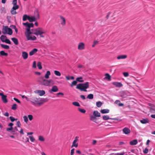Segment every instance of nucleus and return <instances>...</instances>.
<instances>
[{
  "mask_svg": "<svg viewBox=\"0 0 155 155\" xmlns=\"http://www.w3.org/2000/svg\"><path fill=\"white\" fill-rule=\"evenodd\" d=\"M38 81L40 84L45 86L50 87L54 84V81L52 79L49 80L45 79L43 77L41 78V79L38 80Z\"/></svg>",
  "mask_w": 155,
  "mask_h": 155,
  "instance_id": "nucleus-1",
  "label": "nucleus"
},
{
  "mask_svg": "<svg viewBox=\"0 0 155 155\" xmlns=\"http://www.w3.org/2000/svg\"><path fill=\"white\" fill-rule=\"evenodd\" d=\"M89 87V82H87L85 83L79 84L77 85L76 88L81 91L87 92V90L86 89L88 88Z\"/></svg>",
  "mask_w": 155,
  "mask_h": 155,
  "instance_id": "nucleus-2",
  "label": "nucleus"
},
{
  "mask_svg": "<svg viewBox=\"0 0 155 155\" xmlns=\"http://www.w3.org/2000/svg\"><path fill=\"white\" fill-rule=\"evenodd\" d=\"M2 32L3 34H8L10 35H12L13 33L12 31L11 28H8L7 26L4 25L3 26Z\"/></svg>",
  "mask_w": 155,
  "mask_h": 155,
  "instance_id": "nucleus-3",
  "label": "nucleus"
},
{
  "mask_svg": "<svg viewBox=\"0 0 155 155\" xmlns=\"http://www.w3.org/2000/svg\"><path fill=\"white\" fill-rule=\"evenodd\" d=\"M42 28H38L36 29L35 30V32H34V34L37 35H40V37L41 38H44L45 36L43 35V32H42Z\"/></svg>",
  "mask_w": 155,
  "mask_h": 155,
  "instance_id": "nucleus-4",
  "label": "nucleus"
},
{
  "mask_svg": "<svg viewBox=\"0 0 155 155\" xmlns=\"http://www.w3.org/2000/svg\"><path fill=\"white\" fill-rule=\"evenodd\" d=\"M30 101L34 105H36V104L41 105V103H39V98L32 97L30 99Z\"/></svg>",
  "mask_w": 155,
  "mask_h": 155,
  "instance_id": "nucleus-5",
  "label": "nucleus"
},
{
  "mask_svg": "<svg viewBox=\"0 0 155 155\" xmlns=\"http://www.w3.org/2000/svg\"><path fill=\"white\" fill-rule=\"evenodd\" d=\"M82 77H80L77 78L76 79V81H73L70 84V86L71 87H73L74 86L76 85L77 84V82H84V80L82 79Z\"/></svg>",
  "mask_w": 155,
  "mask_h": 155,
  "instance_id": "nucleus-6",
  "label": "nucleus"
},
{
  "mask_svg": "<svg viewBox=\"0 0 155 155\" xmlns=\"http://www.w3.org/2000/svg\"><path fill=\"white\" fill-rule=\"evenodd\" d=\"M19 8V6L18 5H13V7L11 10V13L12 15H15L17 14V12L15 11Z\"/></svg>",
  "mask_w": 155,
  "mask_h": 155,
  "instance_id": "nucleus-7",
  "label": "nucleus"
},
{
  "mask_svg": "<svg viewBox=\"0 0 155 155\" xmlns=\"http://www.w3.org/2000/svg\"><path fill=\"white\" fill-rule=\"evenodd\" d=\"M34 92L38 94L40 96H42L45 94V91L44 90H36L34 91Z\"/></svg>",
  "mask_w": 155,
  "mask_h": 155,
  "instance_id": "nucleus-8",
  "label": "nucleus"
},
{
  "mask_svg": "<svg viewBox=\"0 0 155 155\" xmlns=\"http://www.w3.org/2000/svg\"><path fill=\"white\" fill-rule=\"evenodd\" d=\"M79 138L78 137H75L74 140L71 146V147H77L78 146V143L76 142L78 140V138Z\"/></svg>",
  "mask_w": 155,
  "mask_h": 155,
  "instance_id": "nucleus-9",
  "label": "nucleus"
},
{
  "mask_svg": "<svg viewBox=\"0 0 155 155\" xmlns=\"http://www.w3.org/2000/svg\"><path fill=\"white\" fill-rule=\"evenodd\" d=\"M84 44L83 43L80 42L78 45V49L79 50H82L84 48Z\"/></svg>",
  "mask_w": 155,
  "mask_h": 155,
  "instance_id": "nucleus-10",
  "label": "nucleus"
},
{
  "mask_svg": "<svg viewBox=\"0 0 155 155\" xmlns=\"http://www.w3.org/2000/svg\"><path fill=\"white\" fill-rule=\"evenodd\" d=\"M103 119L104 120H107L108 119L114 120H118L117 118H109V116L107 115H104L103 116Z\"/></svg>",
  "mask_w": 155,
  "mask_h": 155,
  "instance_id": "nucleus-11",
  "label": "nucleus"
},
{
  "mask_svg": "<svg viewBox=\"0 0 155 155\" xmlns=\"http://www.w3.org/2000/svg\"><path fill=\"white\" fill-rule=\"evenodd\" d=\"M123 133L125 134H129L130 132V130L127 127H125L123 129Z\"/></svg>",
  "mask_w": 155,
  "mask_h": 155,
  "instance_id": "nucleus-12",
  "label": "nucleus"
},
{
  "mask_svg": "<svg viewBox=\"0 0 155 155\" xmlns=\"http://www.w3.org/2000/svg\"><path fill=\"white\" fill-rule=\"evenodd\" d=\"M60 18L61 20V24L63 26L65 25L66 24V20L65 18L62 16H60Z\"/></svg>",
  "mask_w": 155,
  "mask_h": 155,
  "instance_id": "nucleus-13",
  "label": "nucleus"
},
{
  "mask_svg": "<svg viewBox=\"0 0 155 155\" xmlns=\"http://www.w3.org/2000/svg\"><path fill=\"white\" fill-rule=\"evenodd\" d=\"M26 37L28 40L34 41L36 39V38L35 36H28Z\"/></svg>",
  "mask_w": 155,
  "mask_h": 155,
  "instance_id": "nucleus-14",
  "label": "nucleus"
},
{
  "mask_svg": "<svg viewBox=\"0 0 155 155\" xmlns=\"http://www.w3.org/2000/svg\"><path fill=\"white\" fill-rule=\"evenodd\" d=\"M23 24L24 26L27 27V28L26 29V31H29L30 30L31 27L28 22L25 23H23Z\"/></svg>",
  "mask_w": 155,
  "mask_h": 155,
  "instance_id": "nucleus-15",
  "label": "nucleus"
},
{
  "mask_svg": "<svg viewBox=\"0 0 155 155\" xmlns=\"http://www.w3.org/2000/svg\"><path fill=\"white\" fill-rule=\"evenodd\" d=\"M28 54L25 51H23L22 52V56L24 59H26L28 58Z\"/></svg>",
  "mask_w": 155,
  "mask_h": 155,
  "instance_id": "nucleus-16",
  "label": "nucleus"
},
{
  "mask_svg": "<svg viewBox=\"0 0 155 155\" xmlns=\"http://www.w3.org/2000/svg\"><path fill=\"white\" fill-rule=\"evenodd\" d=\"M113 84L114 85L117 87H120L122 86V84L120 82H114Z\"/></svg>",
  "mask_w": 155,
  "mask_h": 155,
  "instance_id": "nucleus-17",
  "label": "nucleus"
},
{
  "mask_svg": "<svg viewBox=\"0 0 155 155\" xmlns=\"http://www.w3.org/2000/svg\"><path fill=\"white\" fill-rule=\"evenodd\" d=\"M26 32H25V34L26 37H27L28 36H29L31 34H34L35 31H30V30L29 31H26Z\"/></svg>",
  "mask_w": 155,
  "mask_h": 155,
  "instance_id": "nucleus-18",
  "label": "nucleus"
},
{
  "mask_svg": "<svg viewBox=\"0 0 155 155\" xmlns=\"http://www.w3.org/2000/svg\"><path fill=\"white\" fill-rule=\"evenodd\" d=\"M93 115L94 116L96 117H99L101 116V114L97 111H94L93 112Z\"/></svg>",
  "mask_w": 155,
  "mask_h": 155,
  "instance_id": "nucleus-19",
  "label": "nucleus"
},
{
  "mask_svg": "<svg viewBox=\"0 0 155 155\" xmlns=\"http://www.w3.org/2000/svg\"><path fill=\"white\" fill-rule=\"evenodd\" d=\"M28 20L30 22H32L33 21H36V18L34 16H29L28 18Z\"/></svg>",
  "mask_w": 155,
  "mask_h": 155,
  "instance_id": "nucleus-20",
  "label": "nucleus"
},
{
  "mask_svg": "<svg viewBox=\"0 0 155 155\" xmlns=\"http://www.w3.org/2000/svg\"><path fill=\"white\" fill-rule=\"evenodd\" d=\"M38 51V50L36 48H34L32 50L30 51L29 53L30 56H32L36 52Z\"/></svg>",
  "mask_w": 155,
  "mask_h": 155,
  "instance_id": "nucleus-21",
  "label": "nucleus"
},
{
  "mask_svg": "<svg viewBox=\"0 0 155 155\" xmlns=\"http://www.w3.org/2000/svg\"><path fill=\"white\" fill-rule=\"evenodd\" d=\"M48 99L46 98H41L39 99V103H41V105L43 104L44 102L48 101Z\"/></svg>",
  "mask_w": 155,
  "mask_h": 155,
  "instance_id": "nucleus-22",
  "label": "nucleus"
},
{
  "mask_svg": "<svg viewBox=\"0 0 155 155\" xmlns=\"http://www.w3.org/2000/svg\"><path fill=\"white\" fill-rule=\"evenodd\" d=\"M11 40L13 42L15 45H18V41L17 38H11Z\"/></svg>",
  "mask_w": 155,
  "mask_h": 155,
  "instance_id": "nucleus-23",
  "label": "nucleus"
},
{
  "mask_svg": "<svg viewBox=\"0 0 155 155\" xmlns=\"http://www.w3.org/2000/svg\"><path fill=\"white\" fill-rule=\"evenodd\" d=\"M137 143L138 142L137 140L135 139L130 141V145H134L137 144Z\"/></svg>",
  "mask_w": 155,
  "mask_h": 155,
  "instance_id": "nucleus-24",
  "label": "nucleus"
},
{
  "mask_svg": "<svg viewBox=\"0 0 155 155\" xmlns=\"http://www.w3.org/2000/svg\"><path fill=\"white\" fill-rule=\"evenodd\" d=\"M140 122L143 124H145L149 123V120L147 118L143 119L140 120Z\"/></svg>",
  "mask_w": 155,
  "mask_h": 155,
  "instance_id": "nucleus-25",
  "label": "nucleus"
},
{
  "mask_svg": "<svg viewBox=\"0 0 155 155\" xmlns=\"http://www.w3.org/2000/svg\"><path fill=\"white\" fill-rule=\"evenodd\" d=\"M7 96L6 95H4L3 97H2V99L3 102L6 103L8 102V100L7 99Z\"/></svg>",
  "mask_w": 155,
  "mask_h": 155,
  "instance_id": "nucleus-26",
  "label": "nucleus"
},
{
  "mask_svg": "<svg viewBox=\"0 0 155 155\" xmlns=\"http://www.w3.org/2000/svg\"><path fill=\"white\" fill-rule=\"evenodd\" d=\"M58 89L56 86H54L52 87L51 90V91L53 92H56L58 91Z\"/></svg>",
  "mask_w": 155,
  "mask_h": 155,
  "instance_id": "nucleus-27",
  "label": "nucleus"
},
{
  "mask_svg": "<svg viewBox=\"0 0 155 155\" xmlns=\"http://www.w3.org/2000/svg\"><path fill=\"white\" fill-rule=\"evenodd\" d=\"M0 45H1V47L4 49H8L10 48L9 46L8 45L3 44H0Z\"/></svg>",
  "mask_w": 155,
  "mask_h": 155,
  "instance_id": "nucleus-28",
  "label": "nucleus"
},
{
  "mask_svg": "<svg viewBox=\"0 0 155 155\" xmlns=\"http://www.w3.org/2000/svg\"><path fill=\"white\" fill-rule=\"evenodd\" d=\"M109 110L108 109H104L101 110V112L103 114L108 113L109 112Z\"/></svg>",
  "mask_w": 155,
  "mask_h": 155,
  "instance_id": "nucleus-29",
  "label": "nucleus"
},
{
  "mask_svg": "<svg viewBox=\"0 0 155 155\" xmlns=\"http://www.w3.org/2000/svg\"><path fill=\"white\" fill-rule=\"evenodd\" d=\"M127 56L125 55H120L118 56L117 58L118 59H125L126 58Z\"/></svg>",
  "mask_w": 155,
  "mask_h": 155,
  "instance_id": "nucleus-30",
  "label": "nucleus"
},
{
  "mask_svg": "<svg viewBox=\"0 0 155 155\" xmlns=\"http://www.w3.org/2000/svg\"><path fill=\"white\" fill-rule=\"evenodd\" d=\"M50 75V72L49 71H47L45 75V78L48 79L49 78V76Z\"/></svg>",
  "mask_w": 155,
  "mask_h": 155,
  "instance_id": "nucleus-31",
  "label": "nucleus"
},
{
  "mask_svg": "<svg viewBox=\"0 0 155 155\" xmlns=\"http://www.w3.org/2000/svg\"><path fill=\"white\" fill-rule=\"evenodd\" d=\"M29 15H24L23 16V20L24 21H26L27 19L28 20Z\"/></svg>",
  "mask_w": 155,
  "mask_h": 155,
  "instance_id": "nucleus-32",
  "label": "nucleus"
},
{
  "mask_svg": "<svg viewBox=\"0 0 155 155\" xmlns=\"http://www.w3.org/2000/svg\"><path fill=\"white\" fill-rule=\"evenodd\" d=\"M127 95L125 93L124 91L121 92L120 93V96L123 98H125L126 97Z\"/></svg>",
  "mask_w": 155,
  "mask_h": 155,
  "instance_id": "nucleus-33",
  "label": "nucleus"
},
{
  "mask_svg": "<svg viewBox=\"0 0 155 155\" xmlns=\"http://www.w3.org/2000/svg\"><path fill=\"white\" fill-rule=\"evenodd\" d=\"M0 54L1 55L4 56H7L8 55V54L7 53H5L3 51H0Z\"/></svg>",
  "mask_w": 155,
  "mask_h": 155,
  "instance_id": "nucleus-34",
  "label": "nucleus"
},
{
  "mask_svg": "<svg viewBox=\"0 0 155 155\" xmlns=\"http://www.w3.org/2000/svg\"><path fill=\"white\" fill-rule=\"evenodd\" d=\"M5 38H7V37L4 35H2L0 37V39L1 41L3 42H4L5 41Z\"/></svg>",
  "mask_w": 155,
  "mask_h": 155,
  "instance_id": "nucleus-35",
  "label": "nucleus"
},
{
  "mask_svg": "<svg viewBox=\"0 0 155 155\" xmlns=\"http://www.w3.org/2000/svg\"><path fill=\"white\" fill-rule=\"evenodd\" d=\"M94 96L92 94H90L87 96V98L89 99H92L93 98Z\"/></svg>",
  "mask_w": 155,
  "mask_h": 155,
  "instance_id": "nucleus-36",
  "label": "nucleus"
},
{
  "mask_svg": "<svg viewBox=\"0 0 155 155\" xmlns=\"http://www.w3.org/2000/svg\"><path fill=\"white\" fill-rule=\"evenodd\" d=\"M96 117L94 116H93L92 115L90 116V120H92L94 122H96L95 121V120H96Z\"/></svg>",
  "mask_w": 155,
  "mask_h": 155,
  "instance_id": "nucleus-37",
  "label": "nucleus"
},
{
  "mask_svg": "<svg viewBox=\"0 0 155 155\" xmlns=\"http://www.w3.org/2000/svg\"><path fill=\"white\" fill-rule=\"evenodd\" d=\"M102 104H103L102 102L101 101L97 102L96 103V105L97 107H100L102 106Z\"/></svg>",
  "mask_w": 155,
  "mask_h": 155,
  "instance_id": "nucleus-38",
  "label": "nucleus"
},
{
  "mask_svg": "<svg viewBox=\"0 0 155 155\" xmlns=\"http://www.w3.org/2000/svg\"><path fill=\"white\" fill-rule=\"evenodd\" d=\"M72 104L75 106L77 107H80V105L78 102H74L72 103Z\"/></svg>",
  "mask_w": 155,
  "mask_h": 155,
  "instance_id": "nucleus-39",
  "label": "nucleus"
},
{
  "mask_svg": "<svg viewBox=\"0 0 155 155\" xmlns=\"http://www.w3.org/2000/svg\"><path fill=\"white\" fill-rule=\"evenodd\" d=\"M54 73L56 76H60L61 75V74L60 72L57 71H54Z\"/></svg>",
  "mask_w": 155,
  "mask_h": 155,
  "instance_id": "nucleus-40",
  "label": "nucleus"
},
{
  "mask_svg": "<svg viewBox=\"0 0 155 155\" xmlns=\"http://www.w3.org/2000/svg\"><path fill=\"white\" fill-rule=\"evenodd\" d=\"M17 108V105L16 104H14L12 106V109L13 110H15Z\"/></svg>",
  "mask_w": 155,
  "mask_h": 155,
  "instance_id": "nucleus-41",
  "label": "nucleus"
},
{
  "mask_svg": "<svg viewBox=\"0 0 155 155\" xmlns=\"http://www.w3.org/2000/svg\"><path fill=\"white\" fill-rule=\"evenodd\" d=\"M37 66L39 69H41L42 68L41 63L40 62H38L37 63Z\"/></svg>",
  "mask_w": 155,
  "mask_h": 155,
  "instance_id": "nucleus-42",
  "label": "nucleus"
},
{
  "mask_svg": "<svg viewBox=\"0 0 155 155\" xmlns=\"http://www.w3.org/2000/svg\"><path fill=\"white\" fill-rule=\"evenodd\" d=\"M105 78L108 79L109 80H110L111 76L108 74L107 73L105 74Z\"/></svg>",
  "mask_w": 155,
  "mask_h": 155,
  "instance_id": "nucleus-43",
  "label": "nucleus"
},
{
  "mask_svg": "<svg viewBox=\"0 0 155 155\" xmlns=\"http://www.w3.org/2000/svg\"><path fill=\"white\" fill-rule=\"evenodd\" d=\"M38 140L41 141H43L45 140L44 137L42 136H39L38 137Z\"/></svg>",
  "mask_w": 155,
  "mask_h": 155,
  "instance_id": "nucleus-44",
  "label": "nucleus"
},
{
  "mask_svg": "<svg viewBox=\"0 0 155 155\" xmlns=\"http://www.w3.org/2000/svg\"><path fill=\"white\" fill-rule=\"evenodd\" d=\"M150 110L151 113H154L155 112V108L153 107H150Z\"/></svg>",
  "mask_w": 155,
  "mask_h": 155,
  "instance_id": "nucleus-45",
  "label": "nucleus"
},
{
  "mask_svg": "<svg viewBox=\"0 0 155 155\" xmlns=\"http://www.w3.org/2000/svg\"><path fill=\"white\" fill-rule=\"evenodd\" d=\"M4 42L6 43L9 44H11V42L10 40L8 39H6L5 41Z\"/></svg>",
  "mask_w": 155,
  "mask_h": 155,
  "instance_id": "nucleus-46",
  "label": "nucleus"
},
{
  "mask_svg": "<svg viewBox=\"0 0 155 155\" xmlns=\"http://www.w3.org/2000/svg\"><path fill=\"white\" fill-rule=\"evenodd\" d=\"M9 118L11 121L12 122H14L15 120H17V119H15L12 116H10L9 117Z\"/></svg>",
  "mask_w": 155,
  "mask_h": 155,
  "instance_id": "nucleus-47",
  "label": "nucleus"
},
{
  "mask_svg": "<svg viewBox=\"0 0 155 155\" xmlns=\"http://www.w3.org/2000/svg\"><path fill=\"white\" fill-rule=\"evenodd\" d=\"M78 110L83 113H84L86 112L85 110L83 109H81L80 108H79Z\"/></svg>",
  "mask_w": 155,
  "mask_h": 155,
  "instance_id": "nucleus-48",
  "label": "nucleus"
},
{
  "mask_svg": "<svg viewBox=\"0 0 155 155\" xmlns=\"http://www.w3.org/2000/svg\"><path fill=\"white\" fill-rule=\"evenodd\" d=\"M29 137L31 142H33L35 141V139L33 136H29Z\"/></svg>",
  "mask_w": 155,
  "mask_h": 155,
  "instance_id": "nucleus-49",
  "label": "nucleus"
},
{
  "mask_svg": "<svg viewBox=\"0 0 155 155\" xmlns=\"http://www.w3.org/2000/svg\"><path fill=\"white\" fill-rule=\"evenodd\" d=\"M23 117L25 122L27 123L28 121V117L26 116H24Z\"/></svg>",
  "mask_w": 155,
  "mask_h": 155,
  "instance_id": "nucleus-50",
  "label": "nucleus"
},
{
  "mask_svg": "<svg viewBox=\"0 0 155 155\" xmlns=\"http://www.w3.org/2000/svg\"><path fill=\"white\" fill-rule=\"evenodd\" d=\"M17 0H13L12 2V4L13 5H17Z\"/></svg>",
  "mask_w": 155,
  "mask_h": 155,
  "instance_id": "nucleus-51",
  "label": "nucleus"
},
{
  "mask_svg": "<svg viewBox=\"0 0 155 155\" xmlns=\"http://www.w3.org/2000/svg\"><path fill=\"white\" fill-rule=\"evenodd\" d=\"M98 42L97 41H94L93 44L92 45V47H94L95 46V45H97V43H98Z\"/></svg>",
  "mask_w": 155,
  "mask_h": 155,
  "instance_id": "nucleus-52",
  "label": "nucleus"
},
{
  "mask_svg": "<svg viewBox=\"0 0 155 155\" xmlns=\"http://www.w3.org/2000/svg\"><path fill=\"white\" fill-rule=\"evenodd\" d=\"M28 117L30 120H31L33 119V116L31 115H28Z\"/></svg>",
  "mask_w": 155,
  "mask_h": 155,
  "instance_id": "nucleus-53",
  "label": "nucleus"
},
{
  "mask_svg": "<svg viewBox=\"0 0 155 155\" xmlns=\"http://www.w3.org/2000/svg\"><path fill=\"white\" fill-rule=\"evenodd\" d=\"M143 152L145 154L147 153L148 152V149L147 148H145L144 150L143 151Z\"/></svg>",
  "mask_w": 155,
  "mask_h": 155,
  "instance_id": "nucleus-54",
  "label": "nucleus"
},
{
  "mask_svg": "<svg viewBox=\"0 0 155 155\" xmlns=\"http://www.w3.org/2000/svg\"><path fill=\"white\" fill-rule=\"evenodd\" d=\"M32 67L34 68H36V62L35 61H34L33 62Z\"/></svg>",
  "mask_w": 155,
  "mask_h": 155,
  "instance_id": "nucleus-55",
  "label": "nucleus"
},
{
  "mask_svg": "<svg viewBox=\"0 0 155 155\" xmlns=\"http://www.w3.org/2000/svg\"><path fill=\"white\" fill-rule=\"evenodd\" d=\"M13 99L16 102H18V103H19V104L21 103L20 101L18 99L16 98H14Z\"/></svg>",
  "mask_w": 155,
  "mask_h": 155,
  "instance_id": "nucleus-56",
  "label": "nucleus"
},
{
  "mask_svg": "<svg viewBox=\"0 0 155 155\" xmlns=\"http://www.w3.org/2000/svg\"><path fill=\"white\" fill-rule=\"evenodd\" d=\"M123 75L125 77H127L129 76V73L127 72H124L123 73Z\"/></svg>",
  "mask_w": 155,
  "mask_h": 155,
  "instance_id": "nucleus-57",
  "label": "nucleus"
},
{
  "mask_svg": "<svg viewBox=\"0 0 155 155\" xmlns=\"http://www.w3.org/2000/svg\"><path fill=\"white\" fill-rule=\"evenodd\" d=\"M74 148L72 149L71 150V155H73L74 153Z\"/></svg>",
  "mask_w": 155,
  "mask_h": 155,
  "instance_id": "nucleus-58",
  "label": "nucleus"
},
{
  "mask_svg": "<svg viewBox=\"0 0 155 155\" xmlns=\"http://www.w3.org/2000/svg\"><path fill=\"white\" fill-rule=\"evenodd\" d=\"M17 125L18 127H20L21 126V124L19 121H18L17 122Z\"/></svg>",
  "mask_w": 155,
  "mask_h": 155,
  "instance_id": "nucleus-59",
  "label": "nucleus"
},
{
  "mask_svg": "<svg viewBox=\"0 0 155 155\" xmlns=\"http://www.w3.org/2000/svg\"><path fill=\"white\" fill-rule=\"evenodd\" d=\"M13 127H10V128H6V130L7 131H12L13 129Z\"/></svg>",
  "mask_w": 155,
  "mask_h": 155,
  "instance_id": "nucleus-60",
  "label": "nucleus"
},
{
  "mask_svg": "<svg viewBox=\"0 0 155 155\" xmlns=\"http://www.w3.org/2000/svg\"><path fill=\"white\" fill-rule=\"evenodd\" d=\"M124 153H115L114 155H124Z\"/></svg>",
  "mask_w": 155,
  "mask_h": 155,
  "instance_id": "nucleus-61",
  "label": "nucleus"
},
{
  "mask_svg": "<svg viewBox=\"0 0 155 155\" xmlns=\"http://www.w3.org/2000/svg\"><path fill=\"white\" fill-rule=\"evenodd\" d=\"M80 97L83 100H85L86 99L85 96L84 95H81Z\"/></svg>",
  "mask_w": 155,
  "mask_h": 155,
  "instance_id": "nucleus-62",
  "label": "nucleus"
},
{
  "mask_svg": "<svg viewBox=\"0 0 155 155\" xmlns=\"http://www.w3.org/2000/svg\"><path fill=\"white\" fill-rule=\"evenodd\" d=\"M110 14V12H108L107 13V15H106V17L107 19H108V18Z\"/></svg>",
  "mask_w": 155,
  "mask_h": 155,
  "instance_id": "nucleus-63",
  "label": "nucleus"
},
{
  "mask_svg": "<svg viewBox=\"0 0 155 155\" xmlns=\"http://www.w3.org/2000/svg\"><path fill=\"white\" fill-rule=\"evenodd\" d=\"M25 143H26L27 142H29V139L28 137H26L25 139Z\"/></svg>",
  "mask_w": 155,
  "mask_h": 155,
  "instance_id": "nucleus-64",
  "label": "nucleus"
}]
</instances>
